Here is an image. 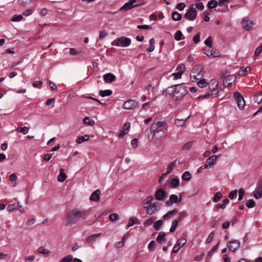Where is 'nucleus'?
<instances>
[{
  "label": "nucleus",
  "instance_id": "1",
  "mask_svg": "<svg viewBox=\"0 0 262 262\" xmlns=\"http://www.w3.org/2000/svg\"><path fill=\"white\" fill-rule=\"evenodd\" d=\"M90 210L74 209L68 212L65 216V224L72 226L75 224L80 219H85L89 214Z\"/></svg>",
  "mask_w": 262,
  "mask_h": 262
},
{
  "label": "nucleus",
  "instance_id": "52",
  "mask_svg": "<svg viewBox=\"0 0 262 262\" xmlns=\"http://www.w3.org/2000/svg\"><path fill=\"white\" fill-rule=\"evenodd\" d=\"M23 15H14L11 18V20L12 21H19L23 19Z\"/></svg>",
  "mask_w": 262,
  "mask_h": 262
},
{
  "label": "nucleus",
  "instance_id": "19",
  "mask_svg": "<svg viewBox=\"0 0 262 262\" xmlns=\"http://www.w3.org/2000/svg\"><path fill=\"white\" fill-rule=\"evenodd\" d=\"M154 200V198L151 195H149L144 199L142 202V206L144 209H146L148 205H151L152 201Z\"/></svg>",
  "mask_w": 262,
  "mask_h": 262
},
{
  "label": "nucleus",
  "instance_id": "45",
  "mask_svg": "<svg viewBox=\"0 0 262 262\" xmlns=\"http://www.w3.org/2000/svg\"><path fill=\"white\" fill-rule=\"evenodd\" d=\"M223 197L222 194L220 192H217L214 195L212 199L214 202H217Z\"/></svg>",
  "mask_w": 262,
  "mask_h": 262
},
{
  "label": "nucleus",
  "instance_id": "55",
  "mask_svg": "<svg viewBox=\"0 0 262 262\" xmlns=\"http://www.w3.org/2000/svg\"><path fill=\"white\" fill-rule=\"evenodd\" d=\"M182 72H179L173 73L171 74V76H173V79L176 80L180 79L182 75Z\"/></svg>",
  "mask_w": 262,
  "mask_h": 262
},
{
  "label": "nucleus",
  "instance_id": "18",
  "mask_svg": "<svg viewBox=\"0 0 262 262\" xmlns=\"http://www.w3.org/2000/svg\"><path fill=\"white\" fill-rule=\"evenodd\" d=\"M103 78L105 82L107 83H111L116 79V76L111 73L103 75Z\"/></svg>",
  "mask_w": 262,
  "mask_h": 262
},
{
  "label": "nucleus",
  "instance_id": "37",
  "mask_svg": "<svg viewBox=\"0 0 262 262\" xmlns=\"http://www.w3.org/2000/svg\"><path fill=\"white\" fill-rule=\"evenodd\" d=\"M172 17L174 21H179L182 18L181 15L177 11H174L172 12Z\"/></svg>",
  "mask_w": 262,
  "mask_h": 262
},
{
  "label": "nucleus",
  "instance_id": "2",
  "mask_svg": "<svg viewBox=\"0 0 262 262\" xmlns=\"http://www.w3.org/2000/svg\"><path fill=\"white\" fill-rule=\"evenodd\" d=\"M162 93L172 95L175 100L179 101L187 94V90L186 87L182 84H175L168 87Z\"/></svg>",
  "mask_w": 262,
  "mask_h": 262
},
{
  "label": "nucleus",
  "instance_id": "59",
  "mask_svg": "<svg viewBox=\"0 0 262 262\" xmlns=\"http://www.w3.org/2000/svg\"><path fill=\"white\" fill-rule=\"evenodd\" d=\"M73 259V257L71 255H68L63 257L60 262H71Z\"/></svg>",
  "mask_w": 262,
  "mask_h": 262
},
{
  "label": "nucleus",
  "instance_id": "15",
  "mask_svg": "<svg viewBox=\"0 0 262 262\" xmlns=\"http://www.w3.org/2000/svg\"><path fill=\"white\" fill-rule=\"evenodd\" d=\"M141 5L142 4H135L133 1L129 0L128 2L126 3L123 6L120 8V10L121 11H127L132 8H136Z\"/></svg>",
  "mask_w": 262,
  "mask_h": 262
},
{
  "label": "nucleus",
  "instance_id": "54",
  "mask_svg": "<svg viewBox=\"0 0 262 262\" xmlns=\"http://www.w3.org/2000/svg\"><path fill=\"white\" fill-rule=\"evenodd\" d=\"M182 33L181 31H177L174 34V38L176 40H180L182 39Z\"/></svg>",
  "mask_w": 262,
  "mask_h": 262
},
{
  "label": "nucleus",
  "instance_id": "53",
  "mask_svg": "<svg viewBox=\"0 0 262 262\" xmlns=\"http://www.w3.org/2000/svg\"><path fill=\"white\" fill-rule=\"evenodd\" d=\"M192 145V142H188L184 144V145L182 146V150H186L189 149Z\"/></svg>",
  "mask_w": 262,
  "mask_h": 262
},
{
  "label": "nucleus",
  "instance_id": "27",
  "mask_svg": "<svg viewBox=\"0 0 262 262\" xmlns=\"http://www.w3.org/2000/svg\"><path fill=\"white\" fill-rule=\"evenodd\" d=\"M251 70V68L249 66L244 68L241 67L238 72V74L241 76H243L246 75L248 72H249Z\"/></svg>",
  "mask_w": 262,
  "mask_h": 262
},
{
  "label": "nucleus",
  "instance_id": "4",
  "mask_svg": "<svg viewBox=\"0 0 262 262\" xmlns=\"http://www.w3.org/2000/svg\"><path fill=\"white\" fill-rule=\"evenodd\" d=\"M192 80L200 79L203 77V67L201 65L195 66L190 73Z\"/></svg>",
  "mask_w": 262,
  "mask_h": 262
},
{
  "label": "nucleus",
  "instance_id": "23",
  "mask_svg": "<svg viewBox=\"0 0 262 262\" xmlns=\"http://www.w3.org/2000/svg\"><path fill=\"white\" fill-rule=\"evenodd\" d=\"M177 213L178 210L177 209L172 210L167 212L165 214H164L163 216V218L164 220L170 219Z\"/></svg>",
  "mask_w": 262,
  "mask_h": 262
},
{
  "label": "nucleus",
  "instance_id": "35",
  "mask_svg": "<svg viewBox=\"0 0 262 262\" xmlns=\"http://www.w3.org/2000/svg\"><path fill=\"white\" fill-rule=\"evenodd\" d=\"M165 234L164 232H160L157 237V240L159 243H162L163 242L166 241L165 238Z\"/></svg>",
  "mask_w": 262,
  "mask_h": 262
},
{
  "label": "nucleus",
  "instance_id": "39",
  "mask_svg": "<svg viewBox=\"0 0 262 262\" xmlns=\"http://www.w3.org/2000/svg\"><path fill=\"white\" fill-rule=\"evenodd\" d=\"M229 203V200L228 199H225L223 200L222 204H218L217 207L222 209H224L226 207V206Z\"/></svg>",
  "mask_w": 262,
  "mask_h": 262
},
{
  "label": "nucleus",
  "instance_id": "24",
  "mask_svg": "<svg viewBox=\"0 0 262 262\" xmlns=\"http://www.w3.org/2000/svg\"><path fill=\"white\" fill-rule=\"evenodd\" d=\"M67 178L66 174L64 172V169L63 168L60 169V172L57 176V180L60 182H64Z\"/></svg>",
  "mask_w": 262,
  "mask_h": 262
},
{
  "label": "nucleus",
  "instance_id": "43",
  "mask_svg": "<svg viewBox=\"0 0 262 262\" xmlns=\"http://www.w3.org/2000/svg\"><path fill=\"white\" fill-rule=\"evenodd\" d=\"M191 6H193L194 9L196 10L198 9L199 10H203L204 8L203 4L202 2H199L197 4H192Z\"/></svg>",
  "mask_w": 262,
  "mask_h": 262
},
{
  "label": "nucleus",
  "instance_id": "38",
  "mask_svg": "<svg viewBox=\"0 0 262 262\" xmlns=\"http://www.w3.org/2000/svg\"><path fill=\"white\" fill-rule=\"evenodd\" d=\"M107 35V32L106 30H102L99 31L98 37L99 39L102 40L105 38Z\"/></svg>",
  "mask_w": 262,
  "mask_h": 262
},
{
  "label": "nucleus",
  "instance_id": "5",
  "mask_svg": "<svg viewBox=\"0 0 262 262\" xmlns=\"http://www.w3.org/2000/svg\"><path fill=\"white\" fill-rule=\"evenodd\" d=\"M196 11L194 9L193 6L190 5L187 11L184 15V18L188 20L193 21L196 19Z\"/></svg>",
  "mask_w": 262,
  "mask_h": 262
},
{
  "label": "nucleus",
  "instance_id": "48",
  "mask_svg": "<svg viewBox=\"0 0 262 262\" xmlns=\"http://www.w3.org/2000/svg\"><path fill=\"white\" fill-rule=\"evenodd\" d=\"M246 205L249 208H253L255 206V203L253 200L249 199L247 201Z\"/></svg>",
  "mask_w": 262,
  "mask_h": 262
},
{
  "label": "nucleus",
  "instance_id": "11",
  "mask_svg": "<svg viewBox=\"0 0 262 262\" xmlns=\"http://www.w3.org/2000/svg\"><path fill=\"white\" fill-rule=\"evenodd\" d=\"M241 243L238 240L230 241L227 242V246L231 251L234 252L240 247Z\"/></svg>",
  "mask_w": 262,
  "mask_h": 262
},
{
  "label": "nucleus",
  "instance_id": "51",
  "mask_svg": "<svg viewBox=\"0 0 262 262\" xmlns=\"http://www.w3.org/2000/svg\"><path fill=\"white\" fill-rule=\"evenodd\" d=\"M208 5L210 9H212L217 7V3L216 1L212 0L208 2Z\"/></svg>",
  "mask_w": 262,
  "mask_h": 262
},
{
  "label": "nucleus",
  "instance_id": "60",
  "mask_svg": "<svg viewBox=\"0 0 262 262\" xmlns=\"http://www.w3.org/2000/svg\"><path fill=\"white\" fill-rule=\"evenodd\" d=\"M16 179H17V176L16 175V174L14 173H12L10 176V180L12 182H14V184H13L14 186H16L17 185Z\"/></svg>",
  "mask_w": 262,
  "mask_h": 262
},
{
  "label": "nucleus",
  "instance_id": "22",
  "mask_svg": "<svg viewBox=\"0 0 262 262\" xmlns=\"http://www.w3.org/2000/svg\"><path fill=\"white\" fill-rule=\"evenodd\" d=\"M100 191L98 189L95 190L91 195L90 200L92 201L97 202L99 200Z\"/></svg>",
  "mask_w": 262,
  "mask_h": 262
},
{
  "label": "nucleus",
  "instance_id": "42",
  "mask_svg": "<svg viewBox=\"0 0 262 262\" xmlns=\"http://www.w3.org/2000/svg\"><path fill=\"white\" fill-rule=\"evenodd\" d=\"M191 178V174L189 171H185L182 175V179L185 181H189Z\"/></svg>",
  "mask_w": 262,
  "mask_h": 262
},
{
  "label": "nucleus",
  "instance_id": "46",
  "mask_svg": "<svg viewBox=\"0 0 262 262\" xmlns=\"http://www.w3.org/2000/svg\"><path fill=\"white\" fill-rule=\"evenodd\" d=\"M231 74H230L229 72L227 71H224L221 72V78L223 79V81L227 78H228V77Z\"/></svg>",
  "mask_w": 262,
  "mask_h": 262
},
{
  "label": "nucleus",
  "instance_id": "57",
  "mask_svg": "<svg viewBox=\"0 0 262 262\" xmlns=\"http://www.w3.org/2000/svg\"><path fill=\"white\" fill-rule=\"evenodd\" d=\"M237 190L236 189L233 190L230 192L228 197L230 199L232 200L237 196Z\"/></svg>",
  "mask_w": 262,
  "mask_h": 262
},
{
  "label": "nucleus",
  "instance_id": "6",
  "mask_svg": "<svg viewBox=\"0 0 262 262\" xmlns=\"http://www.w3.org/2000/svg\"><path fill=\"white\" fill-rule=\"evenodd\" d=\"M161 204L159 202H155L150 205L146 209V213L149 215H152L157 212L160 209Z\"/></svg>",
  "mask_w": 262,
  "mask_h": 262
},
{
  "label": "nucleus",
  "instance_id": "62",
  "mask_svg": "<svg viewBox=\"0 0 262 262\" xmlns=\"http://www.w3.org/2000/svg\"><path fill=\"white\" fill-rule=\"evenodd\" d=\"M200 33H198L195 35H194L193 37V40L194 43H198L200 41Z\"/></svg>",
  "mask_w": 262,
  "mask_h": 262
},
{
  "label": "nucleus",
  "instance_id": "63",
  "mask_svg": "<svg viewBox=\"0 0 262 262\" xmlns=\"http://www.w3.org/2000/svg\"><path fill=\"white\" fill-rule=\"evenodd\" d=\"M261 52H262V45L256 49L255 53H254V55L255 56H258V55H260V54Z\"/></svg>",
  "mask_w": 262,
  "mask_h": 262
},
{
  "label": "nucleus",
  "instance_id": "58",
  "mask_svg": "<svg viewBox=\"0 0 262 262\" xmlns=\"http://www.w3.org/2000/svg\"><path fill=\"white\" fill-rule=\"evenodd\" d=\"M205 44L208 46V47L211 48L212 46V40L211 37H208L204 41Z\"/></svg>",
  "mask_w": 262,
  "mask_h": 262
},
{
  "label": "nucleus",
  "instance_id": "56",
  "mask_svg": "<svg viewBox=\"0 0 262 262\" xmlns=\"http://www.w3.org/2000/svg\"><path fill=\"white\" fill-rule=\"evenodd\" d=\"M32 0H18L19 4L22 6H26L31 3Z\"/></svg>",
  "mask_w": 262,
  "mask_h": 262
},
{
  "label": "nucleus",
  "instance_id": "31",
  "mask_svg": "<svg viewBox=\"0 0 262 262\" xmlns=\"http://www.w3.org/2000/svg\"><path fill=\"white\" fill-rule=\"evenodd\" d=\"M37 252L41 254L48 255L50 253L48 249L46 248L44 246H40L37 249Z\"/></svg>",
  "mask_w": 262,
  "mask_h": 262
},
{
  "label": "nucleus",
  "instance_id": "12",
  "mask_svg": "<svg viewBox=\"0 0 262 262\" xmlns=\"http://www.w3.org/2000/svg\"><path fill=\"white\" fill-rule=\"evenodd\" d=\"M204 53L207 56H212L213 57H219L220 53L219 50L211 48H205L204 49Z\"/></svg>",
  "mask_w": 262,
  "mask_h": 262
},
{
  "label": "nucleus",
  "instance_id": "26",
  "mask_svg": "<svg viewBox=\"0 0 262 262\" xmlns=\"http://www.w3.org/2000/svg\"><path fill=\"white\" fill-rule=\"evenodd\" d=\"M210 90L211 91V95L213 94V92L215 91L218 86V82L215 79H212L210 80L209 83Z\"/></svg>",
  "mask_w": 262,
  "mask_h": 262
},
{
  "label": "nucleus",
  "instance_id": "28",
  "mask_svg": "<svg viewBox=\"0 0 262 262\" xmlns=\"http://www.w3.org/2000/svg\"><path fill=\"white\" fill-rule=\"evenodd\" d=\"M176 165V161H172L169 163L167 167V171L166 173L168 174L172 172L174 168L175 167Z\"/></svg>",
  "mask_w": 262,
  "mask_h": 262
},
{
  "label": "nucleus",
  "instance_id": "30",
  "mask_svg": "<svg viewBox=\"0 0 262 262\" xmlns=\"http://www.w3.org/2000/svg\"><path fill=\"white\" fill-rule=\"evenodd\" d=\"M90 139V136L88 135H84V136L78 137L76 139V142L79 144L82 143L83 141H88Z\"/></svg>",
  "mask_w": 262,
  "mask_h": 262
},
{
  "label": "nucleus",
  "instance_id": "61",
  "mask_svg": "<svg viewBox=\"0 0 262 262\" xmlns=\"http://www.w3.org/2000/svg\"><path fill=\"white\" fill-rule=\"evenodd\" d=\"M7 210L9 212L13 211V210L16 209V205L15 204H11L8 206Z\"/></svg>",
  "mask_w": 262,
  "mask_h": 262
},
{
  "label": "nucleus",
  "instance_id": "14",
  "mask_svg": "<svg viewBox=\"0 0 262 262\" xmlns=\"http://www.w3.org/2000/svg\"><path fill=\"white\" fill-rule=\"evenodd\" d=\"M217 156L212 155L209 157L206 161L204 164V167L206 169H210L215 164L217 160Z\"/></svg>",
  "mask_w": 262,
  "mask_h": 262
},
{
  "label": "nucleus",
  "instance_id": "34",
  "mask_svg": "<svg viewBox=\"0 0 262 262\" xmlns=\"http://www.w3.org/2000/svg\"><path fill=\"white\" fill-rule=\"evenodd\" d=\"M158 127L157 123H153L151 124L149 128H147L145 130V132L146 134H149L150 133L153 132H155L157 130Z\"/></svg>",
  "mask_w": 262,
  "mask_h": 262
},
{
  "label": "nucleus",
  "instance_id": "3",
  "mask_svg": "<svg viewBox=\"0 0 262 262\" xmlns=\"http://www.w3.org/2000/svg\"><path fill=\"white\" fill-rule=\"evenodd\" d=\"M131 43V39L126 37H121L115 39L111 42V45L120 47H127Z\"/></svg>",
  "mask_w": 262,
  "mask_h": 262
},
{
  "label": "nucleus",
  "instance_id": "33",
  "mask_svg": "<svg viewBox=\"0 0 262 262\" xmlns=\"http://www.w3.org/2000/svg\"><path fill=\"white\" fill-rule=\"evenodd\" d=\"M155 43V40L154 38H151L149 40V45L148 47L147 48L146 51L148 52H152L155 49L154 44Z\"/></svg>",
  "mask_w": 262,
  "mask_h": 262
},
{
  "label": "nucleus",
  "instance_id": "9",
  "mask_svg": "<svg viewBox=\"0 0 262 262\" xmlns=\"http://www.w3.org/2000/svg\"><path fill=\"white\" fill-rule=\"evenodd\" d=\"M242 26L244 30L249 31L253 29L254 23L248 17H244L242 21Z\"/></svg>",
  "mask_w": 262,
  "mask_h": 262
},
{
  "label": "nucleus",
  "instance_id": "7",
  "mask_svg": "<svg viewBox=\"0 0 262 262\" xmlns=\"http://www.w3.org/2000/svg\"><path fill=\"white\" fill-rule=\"evenodd\" d=\"M138 105V101L136 100L129 99L124 103L123 108L125 110H130L135 108Z\"/></svg>",
  "mask_w": 262,
  "mask_h": 262
},
{
  "label": "nucleus",
  "instance_id": "44",
  "mask_svg": "<svg viewBox=\"0 0 262 262\" xmlns=\"http://www.w3.org/2000/svg\"><path fill=\"white\" fill-rule=\"evenodd\" d=\"M207 85V82L204 79H201L197 82V85L201 88H203L206 86Z\"/></svg>",
  "mask_w": 262,
  "mask_h": 262
},
{
  "label": "nucleus",
  "instance_id": "16",
  "mask_svg": "<svg viewBox=\"0 0 262 262\" xmlns=\"http://www.w3.org/2000/svg\"><path fill=\"white\" fill-rule=\"evenodd\" d=\"M181 202V198H178V196L176 194H171L169 196V199L165 203L167 206H171L173 204Z\"/></svg>",
  "mask_w": 262,
  "mask_h": 262
},
{
  "label": "nucleus",
  "instance_id": "40",
  "mask_svg": "<svg viewBox=\"0 0 262 262\" xmlns=\"http://www.w3.org/2000/svg\"><path fill=\"white\" fill-rule=\"evenodd\" d=\"M178 225V221L176 220H173L171 222V228L169 230L170 232H174L176 230V228H177Z\"/></svg>",
  "mask_w": 262,
  "mask_h": 262
},
{
  "label": "nucleus",
  "instance_id": "49",
  "mask_svg": "<svg viewBox=\"0 0 262 262\" xmlns=\"http://www.w3.org/2000/svg\"><path fill=\"white\" fill-rule=\"evenodd\" d=\"M179 183L178 179L173 178L171 180L170 185L172 187H176L179 185Z\"/></svg>",
  "mask_w": 262,
  "mask_h": 262
},
{
  "label": "nucleus",
  "instance_id": "20",
  "mask_svg": "<svg viewBox=\"0 0 262 262\" xmlns=\"http://www.w3.org/2000/svg\"><path fill=\"white\" fill-rule=\"evenodd\" d=\"M130 127V124L129 123H126L124 124L122 127L121 130L120 131L119 137L120 138L123 137L125 135L127 134L129 131Z\"/></svg>",
  "mask_w": 262,
  "mask_h": 262
},
{
  "label": "nucleus",
  "instance_id": "36",
  "mask_svg": "<svg viewBox=\"0 0 262 262\" xmlns=\"http://www.w3.org/2000/svg\"><path fill=\"white\" fill-rule=\"evenodd\" d=\"M189 117V116L185 119H177L175 120L174 123L177 126H182L185 125L186 121Z\"/></svg>",
  "mask_w": 262,
  "mask_h": 262
},
{
  "label": "nucleus",
  "instance_id": "47",
  "mask_svg": "<svg viewBox=\"0 0 262 262\" xmlns=\"http://www.w3.org/2000/svg\"><path fill=\"white\" fill-rule=\"evenodd\" d=\"M109 219L111 222L116 221L119 219V215L116 213H111L109 215Z\"/></svg>",
  "mask_w": 262,
  "mask_h": 262
},
{
  "label": "nucleus",
  "instance_id": "32",
  "mask_svg": "<svg viewBox=\"0 0 262 262\" xmlns=\"http://www.w3.org/2000/svg\"><path fill=\"white\" fill-rule=\"evenodd\" d=\"M112 93V91L111 90H100L99 92V94L102 97H104L111 95Z\"/></svg>",
  "mask_w": 262,
  "mask_h": 262
},
{
  "label": "nucleus",
  "instance_id": "8",
  "mask_svg": "<svg viewBox=\"0 0 262 262\" xmlns=\"http://www.w3.org/2000/svg\"><path fill=\"white\" fill-rule=\"evenodd\" d=\"M253 196L256 199H259L262 198V177L257 183L254 191Z\"/></svg>",
  "mask_w": 262,
  "mask_h": 262
},
{
  "label": "nucleus",
  "instance_id": "21",
  "mask_svg": "<svg viewBox=\"0 0 262 262\" xmlns=\"http://www.w3.org/2000/svg\"><path fill=\"white\" fill-rule=\"evenodd\" d=\"M165 196V192L162 189H158L155 193V198L157 200H162Z\"/></svg>",
  "mask_w": 262,
  "mask_h": 262
},
{
  "label": "nucleus",
  "instance_id": "29",
  "mask_svg": "<svg viewBox=\"0 0 262 262\" xmlns=\"http://www.w3.org/2000/svg\"><path fill=\"white\" fill-rule=\"evenodd\" d=\"M83 122L84 124L91 126H94L95 125V121L91 120L89 117H85L83 120Z\"/></svg>",
  "mask_w": 262,
  "mask_h": 262
},
{
  "label": "nucleus",
  "instance_id": "10",
  "mask_svg": "<svg viewBox=\"0 0 262 262\" xmlns=\"http://www.w3.org/2000/svg\"><path fill=\"white\" fill-rule=\"evenodd\" d=\"M233 96L236 101L238 107L240 110L243 109L245 105V102L243 97L237 92L234 93Z\"/></svg>",
  "mask_w": 262,
  "mask_h": 262
},
{
  "label": "nucleus",
  "instance_id": "41",
  "mask_svg": "<svg viewBox=\"0 0 262 262\" xmlns=\"http://www.w3.org/2000/svg\"><path fill=\"white\" fill-rule=\"evenodd\" d=\"M29 127L27 126H24L23 127H17L16 128V130L18 133H23L24 134H27L29 132Z\"/></svg>",
  "mask_w": 262,
  "mask_h": 262
},
{
  "label": "nucleus",
  "instance_id": "50",
  "mask_svg": "<svg viewBox=\"0 0 262 262\" xmlns=\"http://www.w3.org/2000/svg\"><path fill=\"white\" fill-rule=\"evenodd\" d=\"M163 224L162 220H158L154 223V228L156 230H159L160 229L161 227Z\"/></svg>",
  "mask_w": 262,
  "mask_h": 262
},
{
  "label": "nucleus",
  "instance_id": "17",
  "mask_svg": "<svg viewBox=\"0 0 262 262\" xmlns=\"http://www.w3.org/2000/svg\"><path fill=\"white\" fill-rule=\"evenodd\" d=\"M236 79V76L234 74H231L228 77V78H227L223 81L224 84L226 85L227 86H230L235 82Z\"/></svg>",
  "mask_w": 262,
  "mask_h": 262
},
{
  "label": "nucleus",
  "instance_id": "64",
  "mask_svg": "<svg viewBox=\"0 0 262 262\" xmlns=\"http://www.w3.org/2000/svg\"><path fill=\"white\" fill-rule=\"evenodd\" d=\"M254 100L257 104H260L262 101V97L258 94L255 96Z\"/></svg>",
  "mask_w": 262,
  "mask_h": 262
},
{
  "label": "nucleus",
  "instance_id": "13",
  "mask_svg": "<svg viewBox=\"0 0 262 262\" xmlns=\"http://www.w3.org/2000/svg\"><path fill=\"white\" fill-rule=\"evenodd\" d=\"M187 240L185 237H180L176 242V244L174 245L172 251L173 253H177L179 251V250L186 243Z\"/></svg>",
  "mask_w": 262,
  "mask_h": 262
},
{
  "label": "nucleus",
  "instance_id": "25",
  "mask_svg": "<svg viewBox=\"0 0 262 262\" xmlns=\"http://www.w3.org/2000/svg\"><path fill=\"white\" fill-rule=\"evenodd\" d=\"M100 235V233L91 235L87 237L86 241L88 243L92 244L96 241V239L99 237Z\"/></svg>",
  "mask_w": 262,
  "mask_h": 262
}]
</instances>
